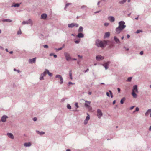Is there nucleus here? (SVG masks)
Instances as JSON below:
<instances>
[{
	"label": "nucleus",
	"mask_w": 151,
	"mask_h": 151,
	"mask_svg": "<svg viewBox=\"0 0 151 151\" xmlns=\"http://www.w3.org/2000/svg\"><path fill=\"white\" fill-rule=\"evenodd\" d=\"M107 44L106 41L104 40L101 41L99 40H97L96 41L95 45L98 47H105Z\"/></svg>",
	"instance_id": "1"
},
{
	"label": "nucleus",
	"mask_w": 151,
	"mask_h": 151,
	"mask_svg": "<svg viewBox=\"0 0 151 151\" xmlns=\"http://www.w3.org/2000/svg\"><path fill=\"white\" fill-rule=\"evenodd\" d=\"M138 92L137 89V86L135 85L133 86L132 90V95L134 98H136L137 97V94L135 93H138Z\"/></svg>",
	"instance_id": "2"
},
{
	"label": "nucleus",
	"mask_w": 151,
	"mask_h": 151,
	"mask_svg": "<svg viewBox=\"0 0 151 151\" xmlns=\"http://www.w3.org/2000/svg\"><path fill=\"white\" fill-rule=\"evenodd\" d=\"M125 24V22L124 21H120L119 23L118 27L123 29L126 27Z\"/></svg>",
	"instance_id": "3"
},
{
	"label": "nucleus",
	"mask_w": 151,
	"mask_h": 151,
	"mask_svg": "<svg viewBox=\"0 0 151 151\" xmlns=\"http://www.w3.org/2000/svg\"><path fill=\"white\" fill-rule=\"evenodd\" d=\"M97 115L99 118H101L103 116V113L100 109H98L97 111Z\"/></svg>",
	"instance_id": "4"
},
{
	"label": "nucleus",
	"mask_w": 151,
	"mask_h": 151,
	"mask_svg": "<svg viewBox=\"0 0 151 151\" xmlns=\"http://www.w3.org/2000/svg\"><path fill=\"white\" fill-rule=\"evenodd\" d=\"M64 55L66 58L67 60L69 61L71 59L69 54L65 52L64 53Z\"/></svg>",
	"instance_id": "5"
},
{
	"label": "nucleus",
	"mask_w": 151,
	"mask_h": 151,
	"mask_svg": "<svg viewBox=\"0 0 151 151\" xmlns=\"http://www.w3.org/2000/svg\"><path fill=\"white\" fill-rule=\"evenodd\" d=\"M79 26L78 24L76 23H72L70 24H68V26L69 28H72L74 27H78Z\"/></svg>",
	"instance_id": "6"
},
{
	"label": "nucleus",
	"mask_w": 151,
	"mask_h": 151,
	"mask_svg": "<svg viewBox=\"0 0 151 151\" xmlns=\"http://www.w3.org/2000/svg\"><path fill=\"white\" fill-rule=\"evenodd\" d=\"M56 78H59V79L60 80V84H62L63 83V79L61 75H57L56 76Z\"/></svg>",
	"instance_id": "7"
},
{
	"label": "nucleus",
	"mask_w": 151,
	"mask_h": 151,
	"mask_svg": "<svg viewBox=\"0 0 151 151\" xmlns=\"http://www.w3.org/2000/svg\"><path fill=\"white\" fill-rule=\"evenodd\" d=\"M91 103V102L89 101H86L85 104V106L86 107L89 108L90 107V105Z\"/></svg>",
	"instance_id": "8"
},
{
	"label": "nucleus",
	"mask_w": 151,
	"mask_h": 151,
	"mask_svg": "<svg viewBox=\"0 0 151 151\" xmlns=\"http://www.w3.org/2000/svg\"><path fill=\"white\" fill-rule=\"evenodd\" d=\"M104 59V57L101 55H97L96 57V59L97 61L102 60Z\"/></svg>",
	"instance_id": "9"
},
{
	"label": "nucleus",
	"mask_w": 151,
	"mask_h": 151,
	"mask_svg": "<svg viewBox=\"0 0 151 151\" xmlns=\"http://www.w3.org/2000/svg\"><path fill=\"white\" fill-rule=\"evenodd\" d=\"M123 30V29H122L118 27H117L116 29V34H119L120 33L121 31Z\"/></svg>",
	"instance_id": "10"
},
{
	"label": "nucleus",
	"mask_w": 151,
	"mask_h": 151,
	"mask_svg": "<svg viewBox=\"0 0 151 151\" xmlns=\"http://www.w3.org/2000/svg\"><path fill=\"white\" fill-rule=\"evenodd\" d=\"M6 134L11 139H14V137L12 133H7Z\"/></svg>",
	"instance_id": "11"
},
{
	"label": "nucleus",
	"mask_w": 151,
	"mask_h": 151,
	"mask_svg": "<svg viewBox=\"0 0 151 151\" xmlns=\"http://www.w3.org/2000/svg\"><path fill=\"white\" fill-rule=\"evenodd\" d=\"M8 117L5 115L3 116L1 118V121L3 122H4L6 121V119Z\"/></svg>",
	"instance_id": "12"
},
{
	"label": "nucleus",
	"mask_w": 151,
	"mask_h": 151,
	"mask_svg": "<svg viewBox=\"0 0 151 151\" xmlns=\"http://www.w3.org/2000/svg\"><path fill=\"white\" fill-rule=\"evenodd\" d=\"M108 19L111 22H114L115 20L114 18L112 16H109L108 18Z\"/></svg>",
	"instance_id": "13"
},
{
	"label": "nucleus",
	"mask_w": 151,
	"mask_h": 151,
	"mask_svg": "<svg viewBox=\"0 0 151 151\" xmlns=\"http://www.w3.org/2000/svg\"><path fill=\"white\" fill-rule=\"evenodd\" d=\"M109 62H108L106 63H105L103 65L104 66L105 68L106 69H107L108 68V66L109 63Z\"/></svg>",
	"instance_id": "14"
},
{
	"label": "nucleus",
	"mask_w": 151,
	"mask_h": 151,
	"mask_svg": "<svg viewBox=\"0 0 151 151\" xmlns=\"http://www.w3.org/2000/svg\"><path fill=\"white\" fill-rule=\"evenodd\" d=\"M24 146L26 147H29L32 145L31 144L30 142L24 143Z\"/></svg>",
	"instance_id": "15"
},
{
	"label": "nucleus",
	"mask_w": 151,
	"mask_h": 151,
	"mask_svg": "<svg viewBox=\"0 0 151 151\" xmlns=\"http://www.w3.org/2000/svg\"><path fill=\"white\" fill-rule=\"evenodd\" d=\"M36 132L37 133L39 134L41 136L44 134H45V132L42 131L40 132L38 130H36Z\"/></svg>",
	"instance_id": "16"
},
{
	"label": "nucleus",
	"mask_w": 151,
	"mask_h": 151,
	"mask_svg": "<svg viewBox=\"0 0 151 151\" xmlns=\"http://www.w3.org/2000/svg\"><path fill=\"white\" fill-rule=\"evenodd\" d=\"M36 58H33L32 59H30L29 60V62L30 63H35L36 61Z\"/></svg>",
	"instance_id": "17"
},
{
	"label": "nucleus",
	"mask_w": 151,
	"mask_h": 151,
	"mask_svg": "<svg viewBox=\"0 0 151 151\" xmlns=\"http://www.w3.org/2000/svg\"><path fill=\"white\" fill-rule=\"evenodd\" d=\"M114 39L117 43H119L120 42L119 40L117 38L116 36H115L114 37Z\"/></svg>",
	"instance_id": "18"
},
{
	"label": "nucleus",
	"mask_w": 151,
	"mask_h": 151,
	"mask_svg": "<svg viewBox=\"0 0 151 151\" xmlns=\"http://www.w3.org/2000/svg\"><path fill=\"white\" fill-rule=\"evenodd\" d=\"M77 36L79 38H82L83 37L84 35L82 33H80L77 35Z\"/></svg>",
	"instance_id": "19"
},
{
	"label": "nucleus",
	"mask_w": 151,
	"mask_h": 151,
	"mask_svg": "<svg viewBox=\"0 0 151 151\" xmlns=\"http://www.w3.org/2000/svg\"><path fill=\"white\" fill-rule=\"evenodd\" d=\"M150 112H151V109H148L145 113V116H147L149 115V113Z\"/></svg>",
	"instance_id": "20"
},
{
	"label": "nucleus",
	"mask_w": 151,
	"mask_h": 151,
	"mask_svg": "<svg viewBox=\"0 0 151 151\" xmlns=\"http://www.w3.org/2000/svg\"><path fill=\"white\" fill-rule=\"evenodd\" d=\"M47 17V15L46 14H43L41 15V18L43 19H45Z\"/></svg>",
	"instance_id": "21"
},
{
	"label": "nucleus",
	"mask_w": 151,
	"mask_h": 151,
	"mask_svg": "<svg viewBox=\"0 0 151 151\" xmlns=\"http://www.w3.org/2000/svg\"><path fill=\"white\" fill-rule=\"evenodd\" d=\"M31 22H32L31 20H30V19H29V22H28L23 21V22H22V24H23V25H24V24H28L29 23Z\"/></svg>",
	"instance_id": "22"
},
{
	"label": "nucleus",
	"mask_w": 151,
	"mask_h": 151,
	"mask_svg": "<svg viewBox=\"0 0 151 151\" xmlns=\"http://www.w3.org/2000/svg\"><path fill=\"white\" fill-rule=\"evenodd\" d=\"M110 36V33L109 32H106L105 33V35L104 36V38L108 37Z\"/></svg>",
	"instance_id": "23"
},
{
	"label": "nucleus",
	"mask_w": 151,
	"mask_h": 151,
	"mask_svg": "<svg viewBox=\"0 0 151 151\" xmlns=\"http://www.w3.org/2000/svg\"><path fill=\"white\" fill-rule=\"evenodd\" d=\"M83 29L82 27L80 26L79 29H78V32H82L83 31Z\"/></svg>",
	"instance_id": "24"
},
{
	"label": "nucleus",
	"mask_w": 151,
	"mask_h": 151,
	"mask_svg": "<svg viewBox=\"0 0 151 151\" xmlns=\"http://www.w3.org/2000/svg\"><path fill=\"white\" fill-rule=\"evenodd\" d=\"M87 116L86 117V121H88L90 119V116L88 113H87Z\"/></svg>",
	"instance_id": "25"
},
{
	"label": "nucleus",
	"mask_w": 151,
	"mask_h": 151,
	"mask_svg": "<svg viewBox=\"0 0 151 151\" xmlns=\"http://www.w3.org/2000/svg\"><path fill=\"white\" fill-rule=\"evenodd\" d=\"M125 99L124 98H123L122 99H121L120 101V103L121 104H123L124 102L125 101Z\"/></svg>",
	"instance_id": "26"
},
{
	"label": "nucleus",
	"mask_w": 151,
	"mask_h": 151,
	"mask_svg": "<svg viewBox=\"0 0 151 151\" xmlns=\"http://www.w3.org/2000/svg\"><path fill=\"white\" fill-rule=\"evenodd\" d=\"M69 76L70 79L71 80L73 79L72 76V73L71 72V71H70L69 72Z\"/></svg>",
	"instance_id": "27"
},
{
	"label": "nucleus",
	"mask_w": 151,
	"mask_h": 151,
	"mask_svg": "<svg viewBox=\"0 0 151 151\" xmlns=\"http://www.w3.org/2000/svg\"><path fill=\"white\" fill-rule=\"evenodd\" d=\"M19 4L18 3L12 5V6H14V7H19Z\"/></svg>",
	"instance_id": "28"
},
{
	"label": "nucleus",
	"mask_w": 151,
	"mask_h": 151,
	"mask_svg": "<svg viewBox=\"0 0 151 151\" xmlns=\"http://www.w3.org/2000/svg\"><path fill=\"white\" fill-rule=\"evenodd\" d=\"M127 0H123L121 1H120L119 2V3L121 4H124V3H125Z\"/></svg>",
	"instance_id": "29"
},
{
	"label": "nucleus",
	"mask_w": 151,
	"mask_h": 151,
	"mask_svg": "<svg viewBox=\"0 0 151 151\" xmlns=\"http://www.w3.org/2000/svg\"><path fill=\"white\" fill-rule=\"evenodd\" d=\"M46 71H47V73L48 74V75L50 76H52V73H50L49 70H46Z\"/></svg>",
	"instance_id": "30"
},
{
	"label": "nucleus",
	"mask_w": 151,
	"mask_h": 151,
	"mask_svg": "<svg viewBox=\"0 0 151 151\" xmlns=\"http://www.w3.org/2000/svg\"><path fill=\"white\" fill-rule=\"evenodd\" d=\"M46 70L47 69H46L45 70V71L43 72V74H42V75H43L44 76H45L46 74L47 73V71H46Z\"/></svg>",
	"instance_id": "31"
},
{
	"label": "nucleus",
	"mask_w": 151,
	"mask_h": 151,
	"mask_svg": "<svg viewBox=\"0 0 151 151\" xmlns=\"http://www.w3.org/2000/svg\"><path fill=\"white\" fill-rule=\"evenodd\" d=\"M4 22H12V20L9 19H6L3 20Z\"/></svg>",
	"instance_id": "32"
},
{
	"label": "nucleus",
	"mask_w": 151,
	"mask_h": 151,
	"mask_svg": "<svg viewBox=\"0 0 151 151\" xmlns=\"http://www.w3.org/2000/svg\"><path fill=\"white\" fill-rule=\"evenodd\" d=\"M43 76L42 74H41V76L40 77V80H42L43 79Z\"/></svg>",
	"instance_id": "33"
},
{
	"label": "nucleus",
	"mask_w": 151,
	"mask_h": 151,
	"mask_svg": "<svg viewBox=\"0 0 151 151\" xmlns=\"http://www.w3.org/2000/svg\"><path fill=\"white\" fill-rule=\"evenodd\" d=\"M132 79V77H130L128 78L127 81H131Z\"/></svg>",
	"instance_id": "34"
},
{
	"label": "nucleus",
	"mask_w": 151,
	"mask_h": 151,
	"mask_svg": "<svg viewBox=\"0 0 151 151\" xmlns=\"http://www.w3.org/2000/svg\"><path fill=\"white\" fill-rule=\"evenodd\" d=\"M67 108L69 109H71V106L69 104H68L67 106Z\"/></svg>",
	"instance_id": "35"
},
{
	"label": "nucleus",
	"mask_w": 151,
	"mask_h": 151,
	"mask_svg": "<svg viewBox=\"0 0 151 151\" xmlns=\"http://www.w3.org/2000/svg\"><path fill=\"white\" fill-rule=\"evenodd\" d=\"M75 106L77 107V108H78V103H75Z\"/></svg>",
	"instance_id": "36"
},
{
	"label": "nucleus",
	"mask_w": 151,
	"mask_h": 151,
	"mask_svg": "<svg viewBox=\"0 0 151 151\" xmlns=\"http://www.w3.org/2000/svg\"><path fill=\"white\" fill-rule=\"evenodd\" d=\"M142 32V30H137V31H136V33H138L140 32Z\"/></svg>",
	"instance_id": "37"
},
{
	"label": "nucleus",
	"mask_w": 151,
	"mask_h": 151,
	"mask_svg": "<svg viewBox=\"0 0 151 151\" xmlns=\"http://www.w3.org/2000/svg\"><path fill=\"white\" fill-rule=\"evenodd\" d=\"M109 91V92L110 94H111V98H112L113 97V95H112V92H111V91Z\"/></svg>",
	"instance_id": "38"
},
{
	"label": "nucleus",
	"mask_w": 151,
	"mask_h": 151,
	"mask_svg": "<svg viewBox=\"0 0 151 151\" xmlns=\"http://www.w3.org/2000/svg\"><path fill=\"white\" fill-rule=\"evenodd\" d=\"M21 34V30H20L19 31H18V32H17V34L18 35H19V34Z\"/></svg>",
	"instance_id": "39"
},
{
	"label": "nucleus",
	"mask_w": 151,
	"mask_h": 151,
	"mask_svg": "<svg viewBox=\"0 0 151 151\" xmlns=\"http://www.w3.org/2000/svg\"><path fill=\"white\" fill-rule=\"evenodd\" d=\"M139 108L138 107H136L135 109V111H134V112L135 111H139Z\"/></svg>",
	"instance_id": "40"
},
{
	"label": "nucleus",
	"mask_w": 151,
	"mask_h": 151,
	"mask_svg": "<svg viewBox=\"0 0 151 151\" xmlns=\"http://www.w3.org/2000/svg\"><path fill=\"white\" fill-rule=\"evenodd\" d=\"M71 4V3H67V4H66V5H65V8L67 7H68L69 5H70V4Z\"/></svg>",
	"instance_id": "41"
},
{
	"label": "nucleus",
	"mask_w": 151,
	"mask_h": 151,
	"mask_svg": "<svg viewBox=\"0 0 151 151\" xmlns=\"http://www.w3.org/2000/svg\"><path fill=\"white\" fill-rule=\"evenodd\" d=\"M80 42L79 40H76L75 41V43L76 44Z\"/></svg>",
	"instance_id": "42"
},
{
	"label": "nucleus",
	"mask_w": 151,
	"mask_h": 151,
	"mask_svg": "<svg viewBox=\"0 0 151 151\" xmlns=\"http://www.w3.org/2000/svg\"><path fill=\"white\" fill-rule=\"evenodd\" d=\"M44 47L45 48H48V46L47 45H44Z\"/></svg>",
	"instance_id": "43"
},
{
	"label": "nucleus",
	"mask_w": 151,
	"mask_h": 151,
	"mask_svg": "<svg viewBox=\"0 0 151 151\" xmlns=\"http://www.w3.org/2000/svg\"><path fill=\"white\" fill-rule=\"evenodd\" d=\"M104 25L105 26H107L109 25V23H105Z\"/></svg>",
	"instance_id": "44"
},
{
	"label": "nucleus",
	"mask_w": 151,
	"mask_h": 151,
	"mask_svg": "<svg viewBox=\"0 0 151 151\" xmlns=\"http://www.w3.org/2000/svg\"><path fill=\"white\" fill-rule=\"evenodd\" d=\"M33 120H34V121H36L37 120V118L36 117H34V118H33Z\"/></svg>",
	"instance_id": "45"
},
{
	"label": "nucleus",
	"mask_w": 151,
	"mask_h": 151,
	"mask_svg": "<svg viewBox=\"0 0 151 151\" xmlns=\"http://www.w3.org/2000/svg\"><path fill=\"white\" fill-rule=\"evenodd\" d=\"M134 106H132L130 108V109L131 110L132 109L134 108Z\"/></svg>",
	"instance_id": "46"
},
{
	"label": "nucleus",
	"mask_w": 151,
	"mask_h": 151,
	"mask_svg": "<svg viewBox=\"0 0 151 151\" xmlns=\"http://www.w3.org/2000/svg\"><path fill=\"white\" fill-rule=\"evenodd\" d=\"M106 95L107 96H108L109 97L110 96L109 93L108 92L106 93Z\"/></svg>",
	"instance_id": "47"
},
{
	"label": "nucleus",
	"mask_w": 151,
	"mask_h": 151,
	"mask_svg": "<svg viewBox=\"0 0 151 151\" xmlns=\"http://www.w3.org/2000/svg\"><path fill=\"white\" fill-rule=\"evenodd\" d=\"M143 54V51H141L140 52V54L141 55H142Z\"/></svg>",
	"instance_id": "48"
},
{
	"label": "nucleus",
	"mask_w": 151,
	"mask_h": 151,
	"mask_svg": "<svg viewBox=\"0 0 151 151\" xmlns=\"http://www.w3.org/2000/svg\"><path fill=\"white\" fill-rule=\"evenodd\" d=\"M117 90H118V92L119 93H120V91H121L120 89L119 88H117Z\"/></svg>",
	"instance_id": "49"
},
{
	"label": "nucleus",
	"mask_w": 151,
	"mask_h": 151,
	"mask_svg": "<svg viewBox=\"0 0 151 151\" xmlns=\"http://www.w3.org/2000/svg\"><path fill=\"white\" fill-rule=\"evenodd\" d=\"M78 56L79 58H82V56H80V55H78Z\"/></svg>",
	"instance_id": "50"
},
{
	"label": "nucleus",
	"mask_w": 151,
	"mask_h": 151,
	"mask_svg": "<svg viewBox=\"0 0 151 151\" xmlns=\"http://www.w3.org/2000/svg\"><path fill=\"white\" fill-rule=\"evenodd\" d=\"M124 48L126 50L128 51L129 50V48H126L125 47H124Z\"/></svg>",
	"instance_id": "51"
},
{
	"label": "nucleus",
	"mask_w": 151,
	"mask_h": 151,
	"mask_svg": "<svg viewBox=\"0 0 151 151\" xmlns=\"http://www.w3.org/2000/svg\"><path fill=\"white\" fill-rule=\"evenodd\" d=\"M71 59L72 60H77L75 58H72V59Z\"/></svg>",
	"instance_id": "52"
},
{
	"label": "nucleus",
	"mask_w": 151,
	"mask_h": 151,
	"mask_svg": "<svg viewBox=\"0 0 151 151\" xmlns=\"http://www.w3.org/2000/svg\"><path fill=\"white\" fill-rule=\"evenodd\" d=\"M115 102H116V101L115 100H114L113 102V104H114L115 103Z\"/></svg>",
	"instance_id": "53"
},
{
	"label": "nucleus",
	"mask_w": 151,
	"mask_h": 151,
	"mask_svg": "<svg viewBox=\"0 0 151 151\" xmlns=\"http://www.w3.org/2000/svg\"><path fill=\"white\" fill-rule=\"evenodd\" d=\"M53 56H54V57L55 58H56L57 57V56L56 55H55L54 54V55H53Z\"/></svg>",
	"instance_id": "54"
},
{
	"label": "nucleus",
	"mask_w": 151,
	"mask_h": 151,
	"mask_svg": "<svg viewBox=\"0 0 151 151\" xmlns=\"http://www.w3.org/2000/svg\"><path fill=\"white\" fill-rule=\"evenodd\" d=\"M68 83H69V85L73 84V83L71 82H69Z\"/></svg>",
	"instance_id": "55"
},
{
	"label": "nucleus",
	"mask_w": 151,
	"mask_h": 151,
	"mask_svg": "<svg viewBox=\"0 0 151 151\" xmlns=\"http://www.w3.org/2000/svg\"><path fill=\"white\" fill-rule=\"evenodd\" d=\"M130 37V36L129 35H127V38H129Z\"/></svg>",
	"instance_id": "56"
},
{
	"label": "nucleus",
	"mask_w": 151,
	"mask_h": 151,
	"mask_svg": "<svg viewBox=\"0 0 151 151\" xmlns=\"http://www.w3.org/2000/svg\"><path fill=\"white\" fill-rule=\"evenodd\" d=\"M53 55H54V54L53 53H51L50 54V56H52Z\"/></svg>",
	"instance_id": "57"
},
{
	"label": "nucleus",
	"mask_w": 151,
	"mask_h": 151,
	"mask_svg": "<svg viewBox=\"0 0 151 151\" xmlns=\"http://www.w3.org/2000/svg\"><path fill=\"white\" fill-rule=\"evenodd\" d=\"M66 151H70V149H67L66 150Z\"/></svg>",
	"instance_id": "58"
},
{
	"label": "nucleus",
	"mask_w": 151,
	"mask_h": 151,
	"mask_svg": "<svg viewBox=\"0 0 151 151\" xmlns=\"http://www.w3.org/2000/svg\"><path fill=\"white\" fill-rule=\"evenodd\" d=\"M89 70V69L88 68L85 71V72H87L88 70Z\"/></svg>",
	"instance_id": "59"
},
{
	"label": "nucleus",
	"mask_w": 151,
	"mask_h": 151,
	"mask_svg": "<svg viewBox=\"0 0 151 151\" xmlns=\"http://www.w3.org/2000/svg\"><path fill=\"white\" fill-rule=\"evenodd\" d=\"M149 130L150 131H151V126L149 128Z\"/></svg>",
	"instance_id": "60"
},
{
	"label": "nucleus",
	"mask_w": 151,
	"mask_h": 151,
	"mask_svg": "<svg viewBox=\"0 0 151 151\" xmlns=\"http://www.w3.org/2000/svg\"><path fill=\"white\" fill-rule=\"evenodd\" d=\"M13 51H10V52H9V53L11 54H12V53H13Z\"/></svg>",
	"instance_id": "61"
},
{
	"label": "nucleus",
	"mask_w": 151,
	"mask_h": 151,
	"mask_svg": "<svg viewBox=\"0 0 151 151\" xmlns=\"http://www.w3.org/2000/svg\"><path fill=\"white\" fill-rule=\"evenodd\" d=\"M7 52H8L9 51H8V50L7 49H6V50H5Z\"/></svg>",
	"instance_id": "62"
},
{
	"label": "nucleus",
	"mask_w": 151,
	"mask_h": 151,
	"mask_svg": "<svg viewBox=\"0 0 151 151\" xmlns=\"http://www.w3.org/2000/svg\"><path fill=\"white\" fill-rule=\"evenodd\" d=\"M124 38V36H122V37H121V39L122 40H123V39Z\"/></svg>",
	"instance_id": "63"
},
{
	"label": "nucleus",
	"mask_w": 151,
	"mask_h": 151,
	"mask_svg": "<svg viewBox=\"0 0 151 151\" xmlns=\"http://www.w3.org/2000/svg\"><path fill=\"white\" fill-rule=\"evenodd\" d=\"M88 94L89 95H91V92H89L88 93Z\"/></svg>",
	"instance_id": "64"
}]
</instances>
